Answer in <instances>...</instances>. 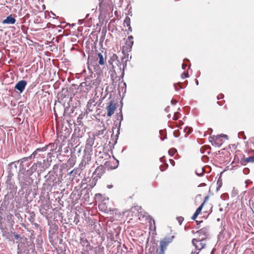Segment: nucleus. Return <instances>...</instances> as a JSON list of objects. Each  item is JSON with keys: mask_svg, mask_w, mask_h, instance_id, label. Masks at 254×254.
I'll return each instance as SVG.
<instances>
[{"mask_svg": "<svg viewBox=\"0 0 254 254\" xmlns=\"http://www.w3.org/2000/svg\"><path fill=\"white\" fill-rule=\"evenodd\" d=\"M203 241L201 240L200 238L198 239H193L192 240V243L195 248V251L194 252L198 253V254L199 252L205 247L206 244L203 242ZM192 252H193V251H192Z\"/></svg>", "mask_w": 254, "mask_h": 254, "instance_id": "obj_1", "label": "nucleus"}, {"mask_svg": "<svg viewBox=\"0 0 254 254\" xmlns=\"http://www.w3.org/2000/svg\"><path fill=\"white\" fill-rule=\"evenodd\" d=\"M45 170V168L43 166L42 163L38 162L36 163H34L31 167L29 175H31L34 172H37L38 174H41Z\"/></svg>", "mask_w": 254, "mask_h": 254, "instance_id": "obj_2", "label": "nucleus"}, {"mask_svg": "<svg viewBox=\"0 0 254 254\" xmlns=\"http://www.w3.org/2000/svg\"><path fill=\"white\" fill-rule=\"evenodd\" d=\"M103 173L102 168L98 167L96 169L95 171L93 173V175H96L92 180L91 186L93 187L95 185L96 183L98 178H100Z\"/></svg>", "mask_w": 254, "mask_h": 254, "instance_id": "obj_3", "label": "nucleus"}, {"mask_svg": "<svg viewBox=\"0 0 254 254\" xmlns=\"http://www.w3.org/2000/svg\"><path fill=\"white\" fill-rule=\"evenodd\" d=\"M220 137H224L228 139V136L226 134H221L216 136L214 135L210 137L211 141H213L214 144L217 146H220L222 144V141L220 139Z\"/></svg>", "mask_w": 254, "mask_h": 254, "instance_id": "obj_4", "label": "nucleus"}, {"mask_svg": "<svg viewBox=\"0 0 254 254\" xmlns=\"http://www.w3.org/2000/svg\"><path fill=\"white\" fill-rule=\"evenodd\" d=\"M29 173L28 175H25L23 171H20L18 174V179L20 183L27 185V183L29 182Z\"/></svg>", "mask_w": 254, "mask_h": 254, "instance_id": "obj_5", "label": "nucleus"}, {"mask_svg": "<svg viewBox=\"0 0 254 254\" xmlns=\"http://www.w3.org/2000/svg\"><path fill=\"white\" fill-rule=\"evenodd\" d=\"M26 84V81L20 80L16 84L15 88L18 90L20 93H22L25 89Z\"/></svg>", "mask_w": 254, "mask_h": 254, "instance_id": "obj_6", "label": "nucleus"}, {"mask_svg": "<svg viewBox=\"0 0 254 254\" xmlns=\"http://www.w3.org/2000/svg\"><path fill=\"white\" fill-rule=\"evenodd\" d=\"M199 235V238H200L201 240H204L207 236L208 230L206 228H203L196 232Z\"/></svg>", "mask_w": 254, "mask_h": 254, "instance_id": "obj_7", "label": "nucleus"}, {"mask_svg": "<svg viewBox=\"0 0 254 254\" xmlns=\"http://www.w3.org/2000/svg\"><path fill=\"white\" fill-rule=\"evenodd\" d=\"M106 109L107 111V116L111 117L114 113L116 109L115 105L111 102L109 105L106 107Z\"/></svg>", "mask_w": 254, "mask_h": 254, "instance_id": "obj_8", "label": "nucleus"}, {"mask_svg": "<svg viewBox=\"0 0 254 254\" xmlns=\"http://www.w3.org/2000/svg\"><path fill=\"white\" fill-rule=\"evenodd\" d=\"M172 239L170 240H168V239H164L163 240L161 241L160 242V248L162 252H164L165 249H166L168 245L171 242Z\"/></svg>", "mask_w": 254, "mask_h": 254, "instance_id": "obj_9", "label": "nucleus"}, {"mask_svg": "<svg viewBox=\"0 0 254 254\" xmlns=\"http://www.w3.org/2000/svg\"><path fill=\"white\" fill-rule=\"evenodd\" d=\"M16 20L11 15L8 16L6 19L3 20V24H14Z\"/></svg>", "mask_w": 254, "mask_h": 254, "instance_id": "obj_10", "label": "nucleus"}, {"mask_svg": "<svg viewBox=\"0 0 254 254\" xmlns=\"http://www.w3.org/2000/svg\"><path fill=\"white\" fill-rule=\"evenodd\" d=\"M203 206V203H202L196 209L195 212H194V214L191 217V219L193 220H195V219L197 218V216L199 214V213L201 212L202 207Z\"/></svg>", "mask_w": 254, "mask_h": 254, "instance_id": "obj_11", "label": "nucleus"}, {"mask_svg": "<svg viewBox=\"0 0 254 254\" xmlns=\"http://www.w3.org/2000/svg\"><path fill=\"white\" fill-rule=\"evenodd\" d=\"M85 80H86L85 82H82L81 84V85H83V84H84L85 86H89L90 88H91L93 85H97V84H96V83L97 82V80H92L88 84H87V82H88L87 80L86 79Z\"/></svg>", "mask_w": 254, "mask_h": 254, "instance_id": "obj_12", "label": "nucleus"}, {"mask_svg": "<svg viewBox=\"0 0 254 254\" xmlns=\"http://www.w3.org/2000/svg\"><path fill=\"white\" fill-rule=\"evenodd\" d=\"M126 44L127 45L126 49L127 51H130L132 48V46L133 44V40L128 41L127 40Z\"/></svg>", "mask_w": 254, "mask_h": 254, "instance_id": "obj_13", "label": "nucleus"}, {"mask_svg": "<svg viewBox=\"0 0 254 254\" xmlns=\"http://www.w3.org/2000/svg\"><path fill=\"white\" fill-rule=\"evenodd\" d=\"M98 57L99 58V63L101 65H104L105 64V60L102 54L100 53H98Z\"/></svg>", "mask_w": 254, "mask_h": 254, "instance_id": "obj_14", "label": "nucleus"}, {"mask_svg": "<svg viewBox=\"0 0 254 254\" xmlns=\"http://www.w3.org/2000/svg\"><path fill=\"white\" fill-rule=\"evenodd\" d=\"M45 150L46 148L45 147H43L42 148H38L32 153V154L30 156V158H35L38 151H44Z\"/></svg>", "mask_w": 254, "mask_h": 254, "instance_id": "obj_15", "label": "nucleus"}, {"mask_svg": "<svg viewBox=\"0 0 254 254\" xmlns=\"http://www.w3.org/2000/svg\"><path fill=\"white\" fill-rule=\"evenodd\" d=\"M204 172L203 168L199 167L196 170L195 173L198 176H202L203 175Z\"/></svg>", "mask_w": 254, "mask_h": 254, "instance_id": "obj_16", "label": "nucleus"}, {"mask_svg": "<svg viewBox=\"0 0 254 254\" xmlns=\"http://www.w3.org/2000/svg\"><path fill=\"white\" fill-rule=\"evenodd\" d=\"M244 162H254V156L245 158L244 159Z\"/></svg>", "mask_w": 254, "mask_h": 254, "instance_id": "obj_17", "label": "nucleus"}, {"mask_svg": "<svg viewBox=\"0 0 254 254\" xmlns=\"http://www.w3.org/2000/svg\"><path fill=\"white\" fill-rule=\"evenodd\" d=\"M130 18L128 17H127L124 20V23L126 25L127 27L129 26L130 25Z\"/></svg>", "mask_w": 254, "mask_h": 254, "instance_id": "obj_18", "label": "nucleus"}, {"mask_svg": "<svg viewBox=\"0 0 254 254\" xmlns=\"http://www.w3.org/2000/svg\"><path fill=\"white\" fill-rule=\"evenodd\" d=\"M184 131L185 132H186V133H188V134H190V133L192 131V129L190 127H186L184 129Z\"/></svg>", "mask_w": 254, "mask_h": 254, "instance_id": "obj_19", "label": "nucleus"}, {"mask_svg": "<svg viewBox=\"0 0 254 254\" xmlns=\"http://www.w3.org/2000/svg\"><path fill=\"white\" fill-rule=\"evenodd\" d=\"M176 151L177 150L175 148H172L168 151V153L170 156H172L175 154Z\"/></svg>", "mask_w": 254, "mask_h": 254, "instance_id": "obj_20", "label": "nucleus"}, {"mask_svg": "<svg viewBox=\"0 0 254 254\" xmlns=\"http://www.w3.org/2000/svg\"><path fill=\"white\" fill-rule=\"evenodd\" d=\"M238 136L239 137H241V136L244 139H246L247 137L246 135L244 134V132L243 131L240 132L238 134Z\"/></svg>", "mask_w": 254, "mask_h": 254, "instance_id": "obj_21", "label": "nucleus"}, {"mask_svg": "<svg viewBox=\"0 0 254 254\" xmlns=\"http://www.w3.org/2000/svg\"><path fill=\"white\" fill-rule=\"evenodd\" d=\"M181 77L182 78H187L188 77V73L187 72H184L182 74Z\"/></svg>", "mask_w": 254, "mask_h": 254, "instance_id": "obj_22", "label": "nucleus"}, {"mask_svg": "<svg viewBox=\"0 0 254 254\" xmlns=\"http://www.w3.org/2000/svg\"><path fill=\"white\" fill-rule=\"evenodd\" d=\"M178 118H179L178 113L177 112H176L174 114L173 119L174 120H177L178 119Z\"/></svg>", "mask_w": 254, "mask_h": 254, "instance_id": "obj_23", "label": "nucleus"}, {"mask_svg": "<svg viewBox=\"0 0 254 254\" xmlns=\"http://www.w3.org/2000/svg\"><path fill=\"white\" fill-rule=\"evenodd\" d=\"M184 220V218L183 217H179L178 218V220L179 221V224L181 225Z\"/></svg>", "mask_w": 254, "mask_h": 254, "instance_id": "obj_24", "label": "nucleus"}, {"mask_svg": "<svg viewBox=\"0 0 254 254\" xmlns=\"http://www.w3.org/2000/svg\"><path fill=\"white\" fill-rule=\"evenodd\" d=\"M104 207H105V206L103 204H100L99 205V208L100 209L103 210V209L105 208Z\"/></svg>", "mask_w": 254, "mask_h": 254, "instance_id": "obj_25", "label": "nucleus"}, {"mask_svg": "<svg viewBox=\"0 0 254 254\" xmlns=\"http://www.w3.org/2000/svg\"><path fill=\"white\" fill-rule=\"evenodd\" d=\"M170 161L171 164L173 166H174V165H175V161H174L173 160L170 159Z\"/></svg>", "mask_w": 254, "mask_h": 254, "instance_id": "obj_26", "label": "nucleus"}, {"mask_svg": "<svg viewBox=\"0 0 254 254\" xmlns=\"http://www.w3.org/2000/svg\"><path fill=\"white\" fill-rule=\"evenodd\" d=\"M160 161L162 162H164L165 161V157H161L160 158Z\"/></svg>", "mask_w": 254, "mask_h": 254, "instance_id": "obj_27", "label": "nucleus"}, {"mask_svg": "<svg viewBox=\"0 0 254 254\" xmlns=\"http://www.w3.org/2000/svg\"><path fill=\"white\" fill-rule=\"evenodd\" d=\"M132 39H133V37L132 36H129L128 37V39L127 40L130 41V40H132Z\"/></svg>", "mask_w": 254, "mask_h": 254, "instance_id": "obj_28", "label": "nucleus"}, {"mask_svg": "<svg viewBox=\"0 0 254 254\" xmlns=\"http://www.w3.org/2000/svg\"><path fill=\"white\" fill-rule=\"evenodd\" d=\"M171 103H172V104L175 105V104H176L177 101H176V100H172L171 101Z\"/></svg>", "mask_w": 254, "mask_h": 254, "instance_id": "obj_29", "label": "nucleus"}, {"mask_svg": "<svg viewBox=\"0 0 254 254\" xmlns=\"http://www.w3.org/2000/svg\"><path fill=\"white\" fill-rule=\"evenodd\" d=\"M187 66V65L185 64H182V68L183 69H185L186 67Z\"/></svg>", "mask_w": 254, "mask_h": 254, "instance_id": "obj_30", "label": "nucleus"}, {"mask_svg": "<svg viewBox=\"0 0 254 254\" xmlns=\"http://www.w3.org/2000/svg\"><path fill=\"white\" fill-rule=\"evenodd\" d=\"M14 237L15 239H18L19 238V236L17 234L14 235Z\"/></svg>", "mask_w": 254, "mask_h": 254, "instance_id": "obj_31", "label": "nucleus"}, {"mask_svg": "<svg viewBox=\"0 0 254 254\" xmlns=\"http://www.w3.org/2000/svg\"><path fill=\"white\" fill-rule=\"evenodd\" d=\"M127 27H128V30H129L130 31H132L131 27L130 25L129 26H127Z\"/></svg>", "mask_w": 254, "mask_h": 254, "instance_id": "obj_32", "label": "nucleus"}, {"mask_svg": "<svg viewBox=\"0 0 254 254\" xmlns=\"http://www.w3.org/2000/svg\"><path fill=\"white\" fill-rule=\"evenodd\" d=\"M190 254H198V253H196V252H192Z\"/></svg>", "mask_w": 254, "mask_h": 254, "instance_id": "obj_33", "label": "nucleus"}, {"mask_svg": "<svg viewBox=\"0 0 254 254\" xmlns=\"http://www.w3.org/2000/svg\"><path fill=\"white\" fill-rule=\"evenodd\" d=\"M160 169H161V170L162 171H164L166 168H165V169H162V167H161V166H160Z\"/></svg>", "mask_w": 254, "mask_h": 254, "instance_id": "obj_34", "label": "nucleus"}, {"mask_svg": "<svg viewBox=\"0 0 254 254\" xmlns=\"http://www.w3.org/2000/svg\"><path fill=\"white\" fill-rule=\"evenodd\" d=\"M196 85L198 84V81L197 80L196 81Z\"/></svg>", "mask_w": 254, "mask_h": 254, "instance_id": "obj_35", "label": "nucleus"}, {"mask_svg": "<svg viewBox=\"0 0 254 254\" xmlns=\"http://www.w3.org/2000/svg\"><path fill=\"white\" fill-rule=\"evenodd\" d=\"M73 171H71L70 173H69V174L71 175L72 173H73Z\"/></svg>", "mask_w": 254, "mask_h": 254, "instance_id": "obj_36", "label": "nucleus"}, {"mask_svg": "<svg viewBox=\"0 0 254 254\" xmlns=\"http://www.w3.org/2000/svg\"><path fill=\"white\" fill-rule=\"evenodd\" d=\"M175 132H176V131L174 132V134H175ZM175 135L176 137H178V135Z\"/></svg>", "mask_w": 254, "mask_h": 254, "instance_id": "obj_37", "label": "nucleus"}, {"mask_svg": "<svg viewBox=\"0 0 254 254\" xmlns=\"http://www.w3.org/2000/svg\"><path fill=\"white\" fill-rule=\"evenodd\" d=\"M221 98H223V94H222V95H221Z\"/></svg>", "mask_w": 254, "mask_h": 254, "instance_id": "obj_38", "label": "nucleus"}, {"mask_svg": "<svg viewBox=\"0 0 254 254\" xmlns=\"http://www.w3.org/2000/svg\"><path fill=\"white\" fill-rule=\"evenodd\" d=\"M5 236L6 237L7 239H8V236H7L6 234H5Z\"/></svg>", "mask_w": 254, "mask_h": 254, "instance_id": "obj_39", "label": "nucleus"}, {"mask_svg": "<svg viewBox=\"0 0 254 254\" xmlns=\"http://www.w3.org/2000/svg\"><path fill=\"white\" fill-rule=\"evenodd\" d=\"M112 187L111 186H108L109 188H111Z\"/></svg>", "mask_w": 254, "mask_h": 254, "instance_id": "obj_40", "label": "nucleus"}, {"mask_svg": "<svg viewBox=\"0 0 254 254\" xmlns=\"http://www.w3.org/2000/svg\"><path fill=\"white\" fill-rule=\"evenodd\" d=\"M82 20H79V21L80 22V21H82Z\"/></svg>", "mask_w": 254, "mask_h": 254, "instance_id": "obj_41", "label": "nucleus"}]
</instances>
